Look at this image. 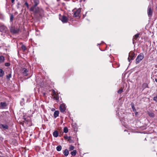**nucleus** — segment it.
<instances>
[{
    "label": "nucleus",
    "instance_id": "f257e3e1",
    "mask_svg": "<svg viewBox=\"0 0 157 157\" xmlns=\"http://www.w3.org/2000/svg\"><path fill=\"white\" fill-rule=\"evenodd\" d=\"M10 32L13 34L18 33L20 30V27L11 26L10 28Z\"/></svg>",
    "mask_w": 157,
    "mask_h": 157
},
{
    "label": "nucleus",
    "instance_id": "f03ea898",
    "mask_svg": "<svg viewBox=\"0 0 157 157\" xmlns=\"http://www.w3.org/2000/svg\"><path fill=\"white\" fill-rule=\"evenodd\" d=\"M144 57V56L143 53H140L137 56L136 59V64H138L140 63V62L143 59Z\"/></svg>",
    "mask_w": 157,
    "mask_h": 157
},
{
    "label": "nucleus",
    "instance_id": "7ed1b4c3",
    "mask_svg": "<svg viewBox=\"0 0 157 157\" xmlns=\"http://www.w3.org/2000/svg\"><path fill=\"white\" fill-rule=\"evenodd\" d=\"M152 6L151 5H149L148 6L147 10V13L148 16L151 18L152 15L153 13V10L151 8Z\"/></svg>",
    "mask_w": 157,
    "mask_h": 157
},
{
    "label": "nucleus",
    "instance_id": "20e7f679",
    "mask_svg": "<svg viewBox=\"0 0 157 157\" xmlns=\"http://www.w3.org/2000/svg\"><path fill=\"white\" fill-rule=\"evenodd\" d=\"M30 11L33 12L35 13H38L40 12V9L36 6H32L30 9Z\"/></svg>",
    "mask_w": 157,
    "mask_h": 157
},
{
    "label": "nucleus",
    "instance_id": "39448f33",
    "mask_svg": "<svg viewBox=\"0 0 157 157\" xmlns=\"http://www.w3.org/2000/svg\"><path fill=\"white\" fill-rule=\"evenodd\" d=\"M135 57V54L132 51H131L129 53L128 57V61L130 62L131 60L134 59Z\"/></svg>",
    "mask_w": 157,
    "mask_h": 157
},
{
    "label": "nucleus",
    "instance_id": "423d86ee",
    "mask_svg": "<svg viewBox=\"0 0 157 157\" xmlns=\"http://www.w3.org/2000/svg\"><path fill=\"white\" fill-rule=\"evenodd\" d=\"M59 19L63 23H67L68 19L66 16L63 15L59 17Z\"/></svg>",
    "mask_w": 157,
    "mask_h": 157
},
{
    "label": "nucleus",
    "instance_id": "0eeeda50",
    "mask_svg": "<svg viewBox=\"0 0 157 157\" xmlns=\"http://www.w3.org/2000/svg\"><path fill=\"white\" fill-rule=\"evenodd\" d=\"M0 30L3 33H6L8 31V29L5 25H1L0 26Z\"/></svg>",
    "mask_w": 157,
    "mask_h": 157
},
{
    "label": "nucleus",
    "instance_id": "6e6552de",
    "mask_svg": "<svg viewBox=\"0 0 157 157\" xmlns=\"http://www.w3.org/2000/svg\"><path fill=\"white\" fill-rule=\"evenodd\" d=\"M81 8H79L75 11L74 12V16L75 17H79V15L81 12Z\"/></svg>",
    "mask_w": 157,
    "mask_h": 157
},
{
    "label": "nucleus",
    "instance_id": "1a4fd4ad",
    "mask_svg": "<svg viewBox=\"0 0 157 157\" xmlns=\"http://www.w3.org/2000/svg\"><path fill=\"white\" fill-rule=\"evenodd\" d=\"M65 105L64 104H62L60 105L59 109L61 112H64L66 110Z\"/></svg>",
    "mask_w": 157,
    "mask_h": 157
},
{
    "label": "nucleus",
    "instance_id": "9d476101",
    "mask_svg": "<svg viewBox=\"0 0 157 157\" xmlns=\"http://www.w3.org/2000/svg\"><path fill=\"white\" fill-rule=\"evenodd\" d=\"M21 72L24 76H27L28 75V71L25 68H23L21 70Z\"/></svg>",
    "mask_w": 157,
    "mask_h": 157
},
{
    "label": "nucleus",
    "instance_id": "9b49d317",
    "mask_svg": "<svg viewBox=\"0 0 157 157\" xmlns=\"http://www.w3.org/2000/svg\"><path fill=\"white\" fill-rule=\"evenodd\" d=\"M32 3L34 4V5L32 6H36L39 4V0H30Z\"/></svg>",
    "mask_w": 157,
    "mask_h": 157
},
{
    "label": "nucleus",
    "instance_id": "f8f14e48",
    "mask_svg": "<svg viewBox=\"0 0 157 157\" xmlns=\"http://www.w3.org/2000/svg\"><path fill=\"white\" fill-rule=\"evenodd\" d=\"M147 114L150 117H154L155 116V114L152 111H147Z\"/></svg>",
    "mask_w": 157,
    "mask_h": 157
},
{
    "label": "nucleus",
    "instance_id": "ddd939ff",
    "mask_svg": "<svg viewBox=\"0 0 157 157\" xmlns=\"http://www.w3.org/2000/svg\"><path fill=\"white\" fill-rule=\"evenodd\" d=\"M1 128H2L4 129V130H6V129H8L9 127L6 124H2L0 125Z\"/></svg>",
    "mask_w": 157,
    "mask_h": 157
},
{
    "label": "nucleus",
    "instance_id": "4468645a",
    "mask_svg": "<svg viewBox=\"0 0 157 157\" xmlns=\"http://www.w3.org/2000/svg\"><path fill=\"white\" fill-rule=\"evenodd\" d=\"M53 136L55 137H57L58 136L59 134L57 130H55L53 133Z\"/></svg>",
    "mask_w": 157,
    "mask_h": 157
},
{
    "label": "nucleus",
    "instance_id": "2eb2a0df",
    "mask_svg": "<svg viewBox=\"0 0 157 157\" xmlns=\"http://www.w3.org/2000/svg\"><path fill=\"white\" fill-rule=\"evenodd\" d=\"M64 138L66 139H67L68 141H69L70 143H72L73 141L71 140V136H64Z\"/></svg>",
    "mask_w": 157,
    "mask_h": 157
},
{
    "label": "nucleus",
    "instance_id": "dca6fc26",
    "mask_svg": "<svg viewBox=\"0 0 157 157\" xmlns=\"http://www.w3.org/2000/svg\"><path fill=\"white\" fill-rule=\"evenodd\" d=\"M59 111H55L54 113V116L55 118H56L59 116Z\"/></svg>",
    "mask_w": 157,
    "mask_h": 157
},
{
    "label": "nucleus",
    "instance_id": "f3484780",
    "mask_svg": "<svg viewBox=\"0 0 157 157\" xmlns=\"http://www.w3.org/2000/svg\"><path fill=\"white\" fill-rule=\"evenodd\" d=\"M142 87L143 90L144 89L146 88H148V85L146 83H143Z\"/></svg>",
    "mask_w": 157,
    "mask_h": 157
},
{
    "label": "nucleus",
    "instance_id": "a211bd4d",
    "mask_svg": "<svg viewBox=\"0 0 157 157\" xmlns=\"http://www.w3.org/2000/svg\"><path fill=\"white\" fill-rule=\"evenodd\" d=\"M63 153L65 156H67L69 154V151L67 149H65Z\"/></svg>",
    "mask_w": 157,
    "mask_h": 157
},
{
    "label": "nucleus",
    "instance_id": "6ab92c4d",
    "mask_svg": "<svg viewBox=\"0 0 157 157\" xmlns=\"http://www.w3.org/2000/svg\"><path fill=\"white\" fill-rule=\"evenodd\" d=\"M131 105L132 107V108L133 110V111L134 112H136V109L135 108V107L134 106V103L133 102H132L131 104Z\"/></svg>",
    "mask_w": 157,
    "mask_h": 157
},
{
    "label": "nucleus",
    "instance_id": "aec40b11",
    "mask_svg": "<svg viewBox=\"0 0 157 157\" xmlns=\"http://www.w3.org/2000/svg\"><path fill=\"white\" fill-rule=\"evenodd\" d=\"M5 60V58L4 57L2 56H0V63H2L4 62Z\"/></svg>",
    "mask_w": 157,
    "mask_h": 157
},
{
    "label": "nucleus",
    "instance_id": "412c9836",
    "mask_svg": "<svg viewBox=\"0 0 157 157\" xmlns=\"http://www.w3.org/2000/svg\"><path fill=\"white\" fill-rule=\"evenodd\" d=\"M6 106V104L5 102H1L0 103V107L3 108Z\"/></svg>",
    "mask_w": 157,
    "mask_h": 157
},
{
    "label": "nucleus",
    "instance_id": "4be33fe9",
    "mask_svg": "<svg viewBox=\"0 0 157 157\" xmlns=\"http://www.w3.org/2000/svg\"><path fill=\"white\" fill-rule=\"evenodd\" d=\"M77 151L76 150H74L73 151H72L71 152V154L72 156H75L76 154Z\"/></svg>",
    "mask_w": 157,
    "mask_h": 157
},
{
    "label": "nucleus",
    "instance_id": "5701e85b",
    "mask_svg": "<svg viewBox=\"0 0 157 157\" xmlns=\"http://www.w3.org/2000/svg\"><path fill=\"white\" fill-rule=\"evenodd\" d=\"M56 149L57 151H60L62 149V147L59 145L56 147Z\"/></svg>",
    "mask_w": 157,
    "mask_h": 157
},
{
    "label": "nucleus",
    "instance_id": "b1692460",
    "mask_svg": "<svg viewBox=\"0 0 157 157\" xmlns=\"http://www.w3.org/2000/svg\"><path fill=\"white\" fill-rule=\"evenodd\" d=\"M14 18V16L12 14H10V22H11L12 23L13 22V20Z\"/></svg>",
    "mask_w": 157,
    "mask_h": 157
},
{
    "label": "nucleus",
    "instance_id": "393cba45",
    "mask_svg": "<svg viewBox=\"0 0 157 157\" xmlns=\"http://www.w3.org/2000/svg\"><path fill=\"white\" fill-rule=\"evenodd\" d=\"M4 74V72L3 70L1 69H0V77H2L3 76Z\"/></svg>",
    "mask_w": 157,
    "mask_h": 157
},
{
    "label": "nucleus",
    "instance_id": "a878e982",
    "mask_svg": "<svg viewBox=\"0 0 157 157\" xmlns=\"http://www.w3.org/2000/svg\"><path fill=\"white\" fill-rule=\"evenodd\" d=\"M11 76H12L11 73H10L9 74H8V75H6V76L7 79L9 80V79L10 78H11Z\"/></svg>",
    "mask_w": 157,
    "mask_h": 157
},
{
    "label": "nucleus",
    "instance_id": "bb28decb",
    "mask_svg": "<svg viewBox=\"0 0 157 157\" xmlns=\"http://www.w3.org/2000/svg\"><path fill=\"white\" fill-rule=\"evenodd\" d=\"M63 132L65 133H67L68 132V129L67 127H65L64 128Z\"/></svg>",
    "mask_w": 157,
    "mask_h": 157
},
{
    "label": "nucleus",
    "instance_id": "cd10ccee",
    "mask_svg": "<svg viewBox=\"0 0 157 157\" xmlns=\"http://www.w3.org/2000/svg\"><path fill=\"white\" fill-rule=\"evenodd\" d=\"M24 122H28L30 121V117H29V119H28V118H24Z\"/></svg>",
    "mask_w": 157,
    "mask_h": 157
},
{
    "label": "nucleus",
    "instance_id": "c85d7f7f",
    "mask_svg": "<svg viewBox=\"0 0 157 157\" xmlns=\"http://www.w3.org/2000/svg\"><path fill=\"white\" fill-rule=\"evenodd\" d=\"M21 48L24 51H25L26 50V46L24 45H22L21 46Z\"/></svg>",
    "mask_w": 157,
    "mask_h": 157
},
{
    "label": "nucleus",
    "instance_id": "c756f323",
    "mask_svg": "<svg viewBox=\"0 0 157 157\" xmlns=\"http://www.w3.org/2000/svg\"><path fill=\"white\" fill-rule=\"evenodd\" d=\"M74 147L72 145H71L69 148V150L70 151L73 150L74 149Z\"/></svg>",
    "mask_w": 157,
    "mask_h": 157
},
{
    "label": "nucleus",
    "instance_id": "7c9ffc66",
    "mask_svg": "<svg viewBox=\"0 0 157 157\" xmlns=\"http://www.w3.org/2000/svg\"><path fill=\"white\" fill-rule=\"evenodd\" d=\"M123 89H120L117 91V93H118L121 94L123 92Z\"/></svg>",
    "mask_w": 157,
    "mask_h": 157
},
{
    "label": "nucleus",
    "instance_id": "2f4dec72",
    "mask_svg": "<svg viewBox=\"0 0 157 157\" xmlns=\"http://www.w3.org/2000/svg\"><path fill=\"white\" fill-rule=\"evenodd\" d=\"M139 35H140L139 33L136 34L134 36V38H135L136 39L138 37Z\"/></svg>",
    "mask_w": 157,
    "mask_h": 157
},
{
    "label": "nucleus",
    "instance_id": "473e14b6",
    "mask_svg": "<svg viewBox=\"0 0 157 157\" xmlns=\"http://www.w3.org/2000/svg\"><path fill=\"white\" fill-rule=\"evenodd\" d=\"M10 65V63H5V65L6 67H9Z\"/></svg>",
    "mask_w": 157,
    "mask_h": 157
},
{
    "label": "nucleus",
    "instance_id": "72a5a7b5",
    "mask_svg": "<svg viewBox=\"0 0 157 157\" xmlns=\"http://www.w3.org/2000/svg\"><path fill=\"white\" fill-rule=\"evenodd\" d=\"M24 5H25L28 8H29V4L27 2H25Z\"/></svg>",
    "mask_w": 157,
    "mask_h": 157
},
{
    "label": "nucleus",
    "instance_id": "f704fd0d",
    "mask_svg": "<svg viewBox=\"0 0 157 157\" xmlns=\"http://www.w3.org/2000/svg\"><path fill=\"white\" fill-rule=\"evenodd\" d=\"M136 38H133V40H132V41H133V44H134V43L136 42Z\"/></svg>",
    "mask_w": 157,
    "mask_h": 157
},
{
    "label": "nucleus",
    "instance_id": "c9c22d12",
    "mask_svg": "<svg viewBox=\"0 0 157 157\" xmlns=\"http://www.w3.org/2000/svg\"><path fill=\"white\" fill-rule=\"evenodd\" d=\"M54 98L56 100H58L59 99V97L58 96H57L56 97H54Z\"/></svg>",
    "mask_w": 157,
    "mask_h": 157
},
{
    "label": "nucleus",
    "instance_id": "e433bc0d",
    "mask_svg": "<svg viewBox=\"0 0 157 157\" xmlns=\"http://www.w3.org/2000/svg\"><path fill=\"white\" fill-rule=\"evenodd\" d=\"M17 5H18V6H17V8H19V6L21 5V4L20 3H17Z\"/></svg>",
    "mask_w": 157,
    "mask_h": 157
},
{
    "label": "nucleus",
    "instance_id": "4c0bfd02",
    "mask_svg": "<svg viewBox=\"0 0 157 157\" xmlns=\"http://www.w3.org/2000/svg\"><path fill=\"white\" fill-rule=\"evenodd\" d=\"M135 113V114L136 116H137L138 114V112H136H136H134Z\"/></svg>",
    "mask_w": 157,
    "mask_h": 157
},
{
    "label": "nucleus",
    "instance_id": "58836bf2",
    "mask_svg": "<svg viewBox=\"0 0 157 157\" xmlns=\"http://www.w3.org/2000/svg\"><path fill=\"white\" fill-rule=\"evenodd\" d=\"M15 0H11V2L13 3L14 2Z\"/></svg>",
    "mask_w": 157,
    "mask_h": 157
},
{
    "label": "nucleus",
    "instance_id": "ea45409f",
    "mask_svg": "<svg viewBox=\"0 0 157 157\" xmlns=\"http://www.w3.org/2000/svg\"><path fill=\"white\" fill-rule=\"evenodd\" d=\"M55 110V109H54V108H52V111H54Z\"/></svg>",
    "mask_w": 157,
    "mask_h": 157
},
{
    "label": "nucleus",
    "instance_id": "a19ab883",
    "mask_svg": "<svg viewBox=\"0 0 157 157\" xmlns=\"http://www.w3.org/2000/svg\"><path fill=\"white\" fill-rule=\"evenodd\" d=\"M155 81L157 82V78L155 79Z\"/></svg>",
    "mask_w": 157,
    "mask_h": 157
},
{
    "label": "nucleus",
    "instance_id": "79ce46f5",
    "mask_svg": "<svg viewBox=\"0 0 157 157\" xmlns=\"http://www.w3.org/2000/svg\"><path fill=\"white\" fill-rule=\"evenodd\" d=\"M0 157H5V156H0Z\"/></svg>",
    "mask_w": 157,
    "mask_h": 157
},
{
    "label": "nucleus",
    "instance_id": "37998d69",
    "mask_svg": "<svg viewBox=\"0 0 157 157\" xmlns=\"http://www.w3.org/2000/svg\"><path fill=\"white\" fill-rule=\"evenodd\" d=\"M156 10H157V6L156 7Z\"/></svg>",
    "mask_w": 157,
    "mask_h": 157
},
{
    "label": "nucleus",
    "instance_id": "c03bdc74",
    "mask_svg": "<svg viewBox=\"0 0 157 157\" xmlns=\"http://www.w3.org/2000/svg\"><path fill=\"white\" fill-rule=\"evenodd\" d=\"M45 93H43V94H44V95H45Z\"/></svg>",
    "mask_w": 157,
    "mask_h": 157
},
{
    "label": "nucleus",
    "instance_id": "a18cd8bd",
    "mask_svg": "<svg viewBox=\"0 0 157 157\" xmlns=\"http://www.w3.org/2000/svg\"><path fill=\"white\" fill-rule=\"evenodd\" d=\"M84 1H85V0H83Z\"/></svg>",
    "mask_w": 157,
    "mask_h": 157
}]
</instances>
